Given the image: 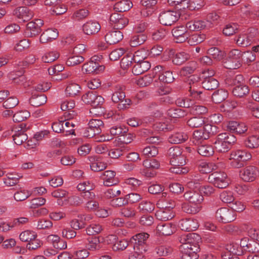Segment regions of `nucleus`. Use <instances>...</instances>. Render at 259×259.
Returning a JSON list of instances; mask_svg holds the SVG:
<instances>
[{
  "label": "nucleus",
  "mask_w": 259,
  "mask_h": 259,
  "mask_svg": "<svg viewBox=\"0 0 259 259\" xmlns=\"http://www.w3.org/2000/svg\"><path fill=\"white\" fill-rule=\"evenodd\" d=\"M201 238L195 233H189L182 235L180 238L182 243L180 247L182 259H197V253L199 250V242Z\"/></svg>",
  "instance_id": "f257e3e1"
},
{
  "label": "nucleus",
  "mask_w": 259,
  "mask_h": 259,
  "mask_svg": "<svg viewBox=\"0 0 259 259\" xmlns=\"http://www.w3.org/2000/svg\"><path fill=\"white\" fill-rule=\"evenodd\" d=\"M251 244L248 243L247 238L241 240L240 246L236 243H232L226 246L225 250L222 253L223 259H239L238 256L242 255L245 251H250Z\"/></svg>",
  "instance_id": "f03ea898"
},
{
  "label": "nucleus",
  "mask_w": 259,
  "mask_h": 259,
  "mask_svg": "<svg viewBox=\"0 0 259 259\" xmlns=\"http://www.w3.org/2000/svg\"><path fill=\"white\" fill-rule=\"evenodd\" d=\"M236 141V137L229 133H224L219 134L214 142L216 150L221 152L227 151L231 146Z\"/></svg>",
  "instance_id": "7ed1b4c3"
},
{
  "label": "nucleus",
  "mask_w": 259,
  "mask_h": 259,
  "mask_svg": "<svg viewBox=\"0 0 259 259\" xmlns=\"http://www.w3.org/2000/svg\"><path fill=\"white\" fill-rule=\"evenodd\" d=\"M243 53L238 49L231 50L227 55L224 66L229 69H236L242 65Z\"/></svg>",
  "instance_id": "20e7f679"
},
{
  "label": "nucleus",
  "mask_w": 259,
  "mask_h": 259,
  "mask_svg": "<svg viewBox=\"0 0 259 259\" xmlns=\"http://www.w3.org/2000/svg\"><path fill=\"white\" fill-rule=\"evenodd\" d=\"M251 158V154L245 150L232 151L230 155V163L233 167L239 168L243 167L245 162L250 159Z\"/></svg>",
  "instance_id": "39448f33"
},
{
  "label": "nucleus",
  "mask_w": 259,
  "mask_h": 259,
  "mask_svg": "<svg viewBox=\"0 0 259 259\" xmlns=\"http://www.w3.org/2000/svg\"><path fill=\"white\" fill-rule=\"evenodd\" d=\"M101 56H94L90 61L84 63L82 67V70L87 74H99L105 69V66L100 64Z\"/></svg>",
  "instance_id": "423d86ee"
},
{
  "label": "nucleus",
  "mask_w": 259,
  "mask_h": 259,
  "mask_svg": "<svg viewBox=\"0 0 259 259\" xmlns=\"http://www.w3.org/2000/svg\"><path fill=\"white\" fill-rule=\"evenodd\" d=\"M208 181L220 189L226 188L230 183L229 179L224 172H214L209 176Z\"/></svg>",
  "instance_id": "0eeeda50"
},
{
  "label": "nucleus",
  "mask_w": 259,
  "mask_h": 259,
  "mask_svg": "<svg viewBox=\"0 0 259 259\" xmlns=\"http://www.w3.org/2000/svg\"><path fill=\"white\" fill-rule=\"evenodd\" d=\"M182 153L181 149L179 147L175 146L169 149L168 154L171 165H183L185 164V159Z\"/></svg>",
  "instance_id": "6e6552de"
},
{
  "label": "nucleus",
  "mask_w": 259,
  "mask_h": 259,
  "mask_svg": "<svg viewBox=\"0 0 259 259\" xmlns=\"http://www.w3.org/2000/svg\"><path fill=\"white\" fill-rule=\"evenodd\" d=\"M215 217L219 222L224 223L231 222L235 219L233 210L226 207L219 209L216 212Z\"/></svg>",
  "instance_id": "1a4fd4ad"
},
{
  "label": "nucleus",
  "mask_w": 259,
  "mask_h": 259,
  "mask_svg": "<svg viewBox=\"0 0 259 259\" xmlns=\"http://www.w3.org/2000/svg\"><path fill=\"white\" fill-rule=\"evenodd\" d=\"M180 18L179 12L168 11L161 13L159 16L160 22L164 25H171Z\"/></svg>",
  "instance_id": "9d476101"
},
{
  "label": "nucleus",
  "mask_w": 259,
  "mask_h": 259,
  "mask_svg": "<svg viewBox=\"0 0 259 259\" xmlns=\"http://www.w3.org/2000/svg\"><path fill=\"white\" fill-rule=\"evenodd\" d=\"M82 100L86 104H91L92 106L96 108L102 105L104 101V98L96 92L92 91L84 95L82 97Z\"/></svg>",
  "instance_id": "9b49d317"
},
{
  "label": "nucleus",
  "mask_w": 259,
  "mask_h": 259,
  "mask_svg": "<svg viewBox=\"0 0 259 259\" xmlns=\"http://www.w3.org/2000/svg\"><path fill=\"white\" fill-rule=\"evenodd\" d=\"M13 15L19 22H24L30 20L33 16V13L26 7H20L13 11Z\"/></svg>",
  "instance_id": "f8f14e48"
},
{
  "label": "nucleus",
  "mask_w": 259,
  "mask_h": 259,
  "mask_svg": "<svg viewBox=\"0 0 259 259\" xmlns=\"http://www.w3.org/2000/svg\"><path fill=\"white\" fill-rule=\"evenodd\" d=\"M43 21L37 19L35 21H31L27 24L25 34L28 37L35 36L41 32V27L43 25Z\"/></svg>",
  "instance_id": "ddd939ff"
},
{
  "label": "nucleus",
  "mask_w": 259,
  "mask_h": 259,
  "mask_svg": "<svg viewBox=\"0 0 259 259\" xmlns=\"http://www.w3.org/2000/svg\"><path fill=\"white\" fill-rule=\"evenodd\" d=\"M186 25H181L175 27L172 30V34L177 43H182L185 41L189 37L187 32Z\"/></svg>",
  "instance_id": "4468645a"
},
{
  "label": "nucleus",
  "mask_w": 259,
  "mask_h": 259,
  "mask_svg": "<svg viewBox=\"0 0 259 259\" xmlns=\"http://www.w3.org/2000/svg\"><path fill=\"white\" fill-rule=\"evenodd\" d=\"M110 23L117 29H120L124 27L128 23L127 18L123 17L119 13H113L110 17Z\"/></svg>",
  "instance_id": "2eb2a0df"
},
{
  "label": "nucleus",
  "mask_w": 259,
  "mask_h": 259,
  "mask_svg": "<svg viewBox=\"0 0 259 259\" xmlns=\"http://www.w3.org/2000/svg\"><path fill=\"white\" fill-rule=\"evenodd\" d=\"M101 178L103 180L104 185L106 186L116 185L119 183V179L116 176V172L113 170L104 171Z\"/></svg>",
  "instance_id": "dca6fc26"
},
{
  "label": "nucleus",
  "mask_w": 259,
  "mask_h": 259,
  "mask_svg": "<svg viewBox=\"0 0 259 259\" xmlns=\"http://www.w3.org/2000/svg\"><path fill=\"white\" fill-rule=\"evenodd\" d=\"M214 74V71H211L208 75H204L205 80H203L201 84L203 88L206 90H213L219 87V81L212 76Z\"/></svg>",
  "instance_id": "f3484780"
},
{
  "label": "nucleus",
  "mask_w": 259,
  "mask_h": 259,
  "mask_svg": "<svg viewBox=\"0 0 259 259\" xmlns=\"http://www.w3.org/2000/svg\"><path fill=\"white\" fill-rule=\"evenodd\" d=\"M82 29L85 34L93 35L100 31L101 25L97 21L91 20L82 25Z\"/></svg>",
  "instance_id": "a211bd4d"
},
{
  "label": "nucleus",
  "mask_w": 259,
  "mask_h": 259,
  "mask_svg": "<svg viewBox=\"0 0 259 259\" xmlns=\"http://www.w3.org/2000/svg\"><path fill=\"white\" fill-rule=\"evenodd\" d=\"M179 227L185 231H193L199 227L198 221L192 219H186L181 220L179 224Z\"/></svg>",
  "instance_id": "6ab92c4d"
},
{
  "label": "nucleus",
  "mask_w": 259,
  "mask_h": 259,
  "mask_svg": "<svg viewBox=\"0 0 259 259\" xmlns=\"http://www.w3.org/2000/svg\"><path fill=\"white\" fill-rule=\"evenodd\" d=\"M202 180L198 174H191L186 180L187 187L191 189H199L200 187Z\"/></svg>",
  "instance_id": "aec40b11"
},
{
  "label": "nucleus",
  "mask_w": 259,
  "mask_h": 259,
  "mask_svg": "<svg viewBox=\"0 0 259 259\" xmlns=\"http://www.w3.org/2000/svg\"><path fill=\"white\" fill-rule=\"evenodd\" d=\"M149 235L146 233H141L134 236L131 239V242L133 246H137L141 248L144 247L145 249H148V246L146 244V240L149 237Z\"/></svg>",
  "instance_id": "412c9836"
},
{
  "label": "nucleus",
  "mask_w": 259,
  "mask_h": 259,
  "mask_svg": "<svg viewBox=\"0 0 259 259\" xmlns=\"http://www.w3.org/2000/svg\"><path fill=\"white\" fill-rule=\"evenodd\" d=\"M254 35L251 33H243L240 34L237 39H235L236 43L238 46L240 47H246L250 46L253 40Z\"/></svg>",
  "instance_id": "4be33fe9"
},
{
  "label": "nucleus",
  "mask_w": 259,
  "mask_h": 259,
  "mask_svg": "<svg viewBox=\"0 0 259 259\" xmlns=\"http://www.w3.org/2000/svg\"><path fill=\"white\" fill-rule=\"evenodd\" d=\"M240 176L244 181H253L256 177V168L253 166H248L240 171Z\"/></svg>",
  "instance_id": "5701e85b"
},
{
  "label": "nucleus",
  "mask_w": 259,
  "mask_h": 259,
  "mask_svg": "<svg viewBox=\"0 0 259 259\" xmlns=\"http://www.w3.org/2000/svg\"><path fill=\"white\" fill-rule=\"evenodd\" d=\"M184 197L190 203L196 205L200 204L201 205L203 201V197L196 191H188L184 194Z\"/></svg>",
  "instance_id": "b1692460"
},
{
  "label": "nucleus",
  "mask_w": 259,
  "mask_h": 259,
  "mask_svg": "<svg viewBox=\"0 0 259 259\" xmlns=\"http://www.w3.org/2000/svg\"><path fill=\"white\" fill-rule=\"evenodd\" d=\"M227 128L230 132L238 134H243L247 130V127L244 123H239L236 121H229Z\"/></svg>",
  "instance_id": "393cba45"
},
{
  "label": "nucleus",
  "mask_w": 259,
  "mask_h": 259,
  "mask_svg": "<svg viewBox=\"0 0 259 259\" xmlns=\"http://www.w3.org/2000/svg\"><path fill=\"white\" fill-rule=\"evenodd\" d=\"M175 229V226L170 223H160L157 226V231L160 235H170Z\"/></svg>",
  "instance_id": "a878e982"
},
{
  "label": "nucleus",
  "mask_w": 259,
  "mask_h": 259,
  "mask_svg": "<svg viewBox=\"0 0 259 259\" xmlns=\"http://www.w3.org/2000/svg\"><path fill=\"white\" fill-rule=\"evenodd\" d=\"M186 25L188 30L198 31L205 28L206 22L202 20L194 19L187 22Z\"/></svg>",
  "instance_id": "bb28decb"
},
{
  "label": "nucleus",
  "mask_w": 259,
  "mask_h": 259,
  "mask_svg": "<svg viewBox=\"0 0 259 259\" xmlns=\"http://www.w3.org/2000/svg\"><path fill=\"white\" fill-rule=\"evenodd\" d=\"M135 63L136 64L133 67L132 72L136 75H139L144 73L151 67L150 63L147 61Z\"/></svg>",
  "instance_id": "cd10ccee"
},
{
  "label": "nucleus",
  "mask_w": 259,
  "mask_h": 259,
  "mask_svg": "<svg viewBox=\"0 0 259 259\" xmlns=\"http://www.w3.org/2000/svg\"><path fill=\"white\" fill-rule=\"evenodd\" d=\"M209 138V134L205 130V127L203 129L196 130L194 132L193 135V142L195 145H199L202 142Z\"/></svg>",
  "instance_id": "c85d7f7f"
},
{
  "label": "nucleus",
  "mask_w": 259,
  "mask_h": 259,
  "mask_svg": "<svg viewBox=\"0 0 259 259\" xmlns=\"http://www.w3.org/2000/svg\"><path fill=\"white\" fill-rule=\"evenodd\" d=\"M58 36L56 29H48L40 35L39 40L41 43H47L55 39Z\"/></svg>",
  "instance_id": "c756f323"
},
{
  "label": "nucleus",
  "mask_w": 259,
  "mask_h": 259,
  "mask_svg": "<svg viewBox=\"0 0 259 259\" xmlns=\"http://www.w3.org/2000/svg\"><path fill=\"white\" fill-rule=\"evenodd\" d=\"M155 216L157 219L162 221H166L172 219L175 214L170 209L163 208L156 211Z\"/></svg>",
  "instance_id": "7c9ffc66"
},
{
  "label": "nucleus",
  "mask_w": 259,
  "mask_h": 259,
  "mask_svg": "<svg viewBox=\"0 0 259 259\" xmlns=\"http://www.w3.org/2000/svg\"><path fill=\"white\" fill-rule=\"evenodd\" d=\"M123 38L122 32L119 30L112 31L105 35L106 41L110 44L118 42Z\"/></svg>",
  "instance_id": "2f4dec72"
},
{
  "label": "nucleus",
  "mask_w": 259,
  "mask_h": 259,
  "mask_svg": "<svg viewBox=\"0 0 259 259\" xmlns=\"http://www.w3.org/2000/svg\"><path fill=\"white\" fill-rule=\"evenodd\" d=\"M154 128L157 131H164L165 130H171L174 126L169 124L167 119L162 118L156 121L153 125Z\"/></svg>",
  "instance_id": "473e14b6"
},
{
  "label": "nucleus",
  "mask_w": 259,
  "mask_h": 259,
  "mask_svg": "<svg viewBox=\"0 0 259 259\" xmlns=\"http://www.w3.org/2000/svg\"><path fill=\"white\" fill-rule=\"evenodd\" d=\"M186 134L182 132H177L171 134L168 138V141L172 144H180L188 139Z\"/></svg>",
  "instance_id": "72a5a7b5"
},
{
  "label": "nucleus",
  "mask_w": 259,
  "mask_h": 259,
  "mask_svg": "<svg viewBox=\"0 0 259 259\" xmlns=\"http://www.w3.org/2000/svg\"><path fill=\"white\" fill-rule=\"evenodd\" d=\"M47 97L42 94L36 95L33 94L29 99V103L33 106L38 107L45 104L47 102Z\"/></svg>",
  "instance_id": "f704fd0d"
},
{
  "label": "nucleus",
  "mask_w": 259,
  "mask_h": 259,
  "mask_svg": "<svg viewBox=\"0 0 259 259\" xmlns=\"http://www.w3.org/2000/svg\"><path fill=\"white\" fill-rule=\"evenodd\" d=\"M202 208L200 204L183 203L182 205V209L184 212L190 214H196L199 212Z\"/></svg>",
  "instance_id": "c9c22d12"
},
{
  "label": "nucleus",
  "mask_w": 259,
  "mask_h": 259,
  "mask_svg": "<svg viewBox=\"0 0 259 259\" xmlns=\"http://www.w3.org/2000/svg\"><path fill=\"white\" fill-rule=\"evenodd\" d=\"M134 251L130 255L129 259H145V253L148 249H145L144 247L141 248L139 247L133 246Z\"/></svg>",
  "instance_id": "e433bc0d"
},
{
  "label": "nucleus",
  "mask_w": 259,
  "mask_h": 259,
  "mask_svg": "<svg viewBox=\"0 0 259 259\" xmlns=\"http://www.w3.org/2000/svg\"><path fill=\"white\" fill-rule=\"evenodd\" d=\"M133 7L132 3L128 0H122L116 3L114 9L118 12H125L129 10Z\"/></svg>",
  "instance_id": "4c0bfd02"
},
{
  "label": "nucleus",
  "mask_w": 259,
  "mask_h": 259,
  "mask_svg": "<svg viewBox=\"0 0 259 259\" xmlns=\"http://www.w3.org/2000/svg\"><path fill=\"white\" fill-rule=\"evenodd\" d=\"M198 153L203 156H209L213 154L214 151L212 146L208 144L198 145Z\"/></svg>",
  "instance_id": "58836bf2"
},
{
  "label": "nucleus",
  "mask_w": 259,
  "mask_h": 259,
  "mask_svg": "<svg viewBox=\"0 0 259 259\" xmlns=\"http://www.w3.org/2000/svg\"><path fill=\"white\" fill-rule=\"evenodd\" d=\"M190 57L189 54L185 52L177 53L174 57L172 62L177 65H180L188 60Z\"/></svg>",
  "instance_id": "ea45409f"
},
{
  "label": "nucleus",
  "mask_w": 259,
  "mask_h": 259,
  "mask_svg": "<svg viewBox=\"0 0 259 259\" xmlns=\"http://www.w3.org/2000/svg\"><path fill=\"white\" fill-rule=\"evenodd\" d=\"M228 93L223 89L214 92L212 95V99L215 103H220L224 101L228 97Z\"/></svg>",
  "instance_id": "a19ab883"
},
{
  "label": "nucleus",
  "mask_w": 259,
  "mask_h": 259,
  "mask_svg": "<svg viewBox=\"0 0 259 259\" xmlns=\"http://www.w3.org/2000/svg\"><path fill=\"white\" fill-rule=\"evenodd\" d=\"M200 84H193L189 86L190 97L194 100H199L201 99L202 91L199 90Z\"/></svg>",
  "instance_id": "79ce46f5"
},
{
  "label": "nucleus",
  "mask_w": 259,
  "mask_h": 259,
  "mask_svg": "<svg viewBox=\"0 0 259 259\" xmlns=\"http://www.w3.org/2000/svg\"><path fill=\"white\" fill-rule=\"evenodd\" d=\"M217 168V166L212 162H201L198 165L199 170L203 174L209 173Z\"/></svg>",
  "instance_id": "37998d69"
},
{
  "label": "nucleus",
  "mask_w": 259,
  "mask_h": 259,
  "mask_svg": "<svg viewBox=\"0 0 259 259\" xmlns=\"http://www.w3.org/2000/svg\"><path fill=\"white\" fill-rule=\"evenodd\" d=\"M147 38V37L145 34H137L132 37L130 41V45L132 47H136L143 44Z\"/></svg>",
  "instance_id": "c03bdc74"
},
{
  "label": "nucleus",
  "mask_w": 259,
  "mask_h": 259,
  "mask_svg": "<svg viewBox=\"0 0 259 259\" xmlns=\"http://www.w3.org/2000/svg\"><path fill=\"white\" fill-rule=\"evenodd\" d=\"M21 177L17 174L9 173L7 175V178L4 179V182L8 186H12L17 184Z\"/></svg>",
  "instance_id": "a18cd8bd"
},
{
  "label": "nucleus",
  "mask_w": 259,
  "mask_h": 259,
  "mask_svg": "<svg viewBox=\"0 0 259 259\" xmlns=\"http://www.w3.org/2000/svg\"><path fill=\"white\" fill-rule=\"evenodd\" d=\"M232 92L234 96L243 97L248 93L249 89L245 84H243L235 86Z\"/></svg>",
  "instance_id": "49530a36"
},
{
  "label": "nucleus",
  "mask_w": 259,
  "mask_h": 259,
  "mask_svg": "<svg viewBox=\"0 0 259 259\" xmlns=\"http://www.w3.org/2000/svg\"><path fill=\"white\" fill-rule=\"evenodd\" d=\"M155 208L154 204L150 201L143 200L140 202L138 206V209L142 212H150Z\"/></svg>",
  "instance_id": "de8ad7c7"
},
{
  "label": "nucleus",
  "mask_w": 259,
  "mask_h": 259,
  "mask_svg": "<svg viewBox=\"0 0 259 259\" xmlns=\"http://www.w3.org/2000/svg\"><path fill=\"white\" fill-rule=\"evenodd\" d=\"M187 5V8L191 10H198L204 6L205 3L204 0H192L191 1L184 2Z\"/></svg>",
  "instance_id": "09e8293b"
},
{
  "label": "nucleus",
  "mask_w": 259,
  "mask_h": 259,
  "mask_svg": "<svg viewBox=\"0 0 259 259\" xmlns=\"http://www.w3.org/2000/svg\"><path fill=\"white\" fill-rule=\"evenodd\" d=\"M207 54L211 56L215 61L222 60L225 56L223 52L217 48H211L207 51Z\"/></svg>",
  "instance_id": "8fccbe9b"
},
{
  "label": "nucleus",
  "mask_w": 259,
  "mask_h": 259,
  "mask_svg": "<svg viewBox=\"0 0 259 259\" xmlns=\"http://www.w3.org/2000/svg\"><path fill=\"white\" fill-rule=\"evenodd\" d=\"M239 25L237 23H232L227 24L223 29V33L226 36L232 35L237 32Z\"/></svg>",
  "instance_id": "3c124183"
},
{
  "label": "nucleus",
  "mask_w": 259,
  "mask_h": 259,
  "mask_svg": "<svg viewBox=\"0 0 259 259\" xmlns=\"http://www.w3.org/2000/svg\"><path fill=\"white\" fill-rule=\"evenodd\" d=\"M188 112L180 108H172L168 110L167 114L172 118H181L187 115Z\"/></svg>",
  "instance_id": "603ef678"
},
{
  "label": "nucleus",
  "mask_w": 259,
  "mask_h": 259,
  "mask_svg": "<svg viewBox=\"0 0 259 259\" xmlns=\"http://www.w3.org/2000/svg\"><path fill=\"white\" fill-rule=\"evenodd\" d=\"M12 137L14 142L18 145H21L28 138L27 135L22 130L17 132Z\"/></svg>",
  "instance_id": "864d4df0"
},
{
  "label": "nucleus",
  "mask_w": 259,
  "mask_h": 259,
  "mask_svg": "<svg viewBox=\"0 0 259 259\" xmlns=\"http://www.w3.org/2000/svg\"><path fill=\"white\" fill-rule=\"evenodd\" d=\"M204 123V120L202 116L193 117L187 121V124L193 128L199 127Z\"/></svg>",
  "instance_id": "5fc2aeb1"
},
{
  "label": "nucleus",
  "mask_w": 259,
  "mask_h": 259,
  "mask_svg": "<svg viewBox=\"0 0 259 259\" xmlns=\"http://www.w3.org/2000/svg\"><path fill=\"white\" fill-rule=\"evenodd\" d=\"M37 237V234L32 231L26 230L22 232L19 236L20 239L23 242H29Z\"/></svg>",
  "instance_id": "6e6d98bb"
},
{
  "label": "nucleus",
  "mask_w": 259,
  "mask_h": 259,
  "mask_svg": "<svg viewBox=\"0 0 259 259\" xmlns=\"http://www.w3.org/2000/svg\"><path fill=\"white\" fill-rule=\"evenodd\" d=\"M75 107V103L73 100H66L63 102L61 105V108L63 111L68 110V115L69 116H74L75 112L71 110Z\"/></svg>",
  "instance_id": "4d7b16f0"
},
{
  "label": "nucleus",
  "mask_w": 259,
  "mask_h": 259,
  "mask_svg": "<svg viewBox=\"0 0 259 259\" xmlns=\"http://www.w3.org/2000/svg\"><path fill=\"white\" fill-rule=\"evenodd\" d=\"M100 240L99 238H92L89 240V242L86 244V248L88 250L95 251L101 248Z\"/></svg>",
  "instance_id": "13d9d810"
},
{
  "label": "nucleus",
  "mask_w": 259,
  "mask_h": 259,
  "mask_svg": "<svg viewBox=\"0 0 259 259\" xmlns=\"http://www.w3.org/2000/svg\"><path fill=\"white\" fill-rule=\"evenodd\" d=\"M159 79L160 81L169 83L173 82L175 77L171 71H164L162 73L159 75Z\"/></svg>",
  "instance_id": "bf43d9fd"
},
{
  "label": "nucleus",
  "mask_w": 259,
  "mask_h": 259,
  "mask_svg": "<svg viewBox=\"0 0 259 259\" xmlns=\"http://www.w3.org/2000/svg\"><path fill=\"white\" fill-rule=\"evenodd\" d=\"M189 111L193 115L203 114L207 112V109L204 106L195 105L194 103Z\"/></svg>",
  "instance_id": "052dcab7"
},
{
  "label": "nucleus",
  "mask_w": 259,
  "mask_h": 259,
  "mask_svg": "<svg viewBox=\"0 0 259 259\" xmlns=\"http://www.w3.org/2000/svg\"><path fill=\"white\" fill-rule=\"evenodd\" d=\"M80 89L79 85L77 83L69 84L66 89V94L70 96H76L79 93Z\"/></svg>",
  "instance_id": "680f3d73"
},
{
  "label": "nucleus",
  "mask_w": 259,
  "mask_h": 259,
  "mask_svg": "<svg viewBox=\"0 0 259 259\" xmlns=\"http://www.w3.org/2000/svg\"><path fill=\"white\" fill-rule=\"evenodd\" d=\"M193 99H189L187 98H179L176 101V104L180 107L187 108L189 109L193 105L194 102L192 101Z\"/></svg>",
  "instance_id": "e2e57ef3"
},
{
  "label": "nucleus",
  "mask_w": 259,
  "mask_h": 259,
  "mask_svg": "<svg viewBox=\"0 0 259 259\" xmlns=\"http://www.w3.org/2000/svg\"><path fill=\"white\" fill-rule=\"evenodd\" d=\"M125 97V93L123 92L122 88L117 87L115 91L112 96V100L114 103L121 102Z\"/></svg>",
  "instance_id": "0e129e2a"
},
{
  "label": "nucleus",
  "mask_w": 259,
  "mask_h": 259,
  "mask_svg": "<svg viewBox=\"0 0 259 259\" xmlns=\"http://www.w3.org/2000/svg\"><path fill=\"white\" fill-rule=\"evenodd\" d=\"M59 57V54L56 51H51L46 53L42 57V60L45 63H51Z\"/></svg>",
  "instance_id": "69168bd1"
},
{
  "label": "nucleus",
  "mask_w": 259,
  "mask_h": 259,
  "mask_svg": "<svg viewBox=\"0 0 259 259\" xmlns=\"http://www.w3.org/2000/svg\"><path fill=\"white\" fill-rule=\"evenodd\" d=\"M89 126L99 134L101 132V127L103 126V122L100 119H92L89 123Z\"/></svg>",
  "instance_id": "338daca9"
},
{
  "label": "nucleus",
  "mask_w": 259,
  "mask_h": 259,
  "mask_svg": "<svg viewBox=\"0 0 259 259\" xmlns=\"http://www.w3.org/2000/svg\"><path fill=\"white\" fill-rule=\"evenodd\" d=\"M30 116V113L26 110L20 111L14 114L13 121L15 122H21L26 119Z\"/></svg>",
  "instance_id": "774afa93"
}]
</instances>
